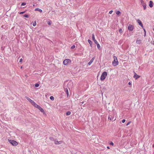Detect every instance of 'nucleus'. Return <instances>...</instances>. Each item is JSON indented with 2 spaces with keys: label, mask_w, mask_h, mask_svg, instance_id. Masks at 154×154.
I'll use <instances>...</instances> for the list:
<instances>
[{
  "label": "nucleus",
  "mask_w": 154,
  "mask_h": 154,
  "mask_svg": "<svg viewBox=\"0 0 154 154\" xmlns=\"http://www.w3.org/2000/svg\"><path fill=\"white\" fill-rule=\"evenodd\" d=\"M107 149H109V146H107Z\"/></svg>",
  "instance_id": "41"
},
{
  "label": "nucleus",
  "mask_w": 154,
  "mask_h": 154,
  "mask_svg": "<svg viewBox=\"0 0 154 154\" xmlns=\"http://www.w3.org/2000/svg\"><path fill=\"white\" fill-rule=\"evenodd\" d=\"M39 85L38 84L36 83L35 84V87H38L39 86Z\"/></svg>",
  "instance_id": "27"
},
{
  "label": "nucleus",
  "mask_w": 154,
  "mask_h": 154,
  "mask_svg": "<svg viewBox=\"0 0 154 154\" xmlns=\"http://www.w3.org/2000/svg\"><path fill=\"white\" fill-rule=\"evenodd\" d=\"M141 40L137 39L136 41V42L138 44H140L141 43Z\"/></svg>",
  "instance_id": "16"
},
{
  "label": "nucleus",
  "mask_w": 154,
  "mask_h": 154,
  "mask_svg": "<svg viewBox=\"0 0 154 154\" xmlns=\"http://www.w3.org/2000/svg\"><path fill=\"white\" fill-rule=\"evenodd\" d=\"M119 32L120 33H122V30L121 29H120L119 30Z\"/></svg>",
  "instance_id": "28"
},
{
  "label": "nucleus",
  "mask_w": 154,
  "mask_h": 154,
  "mask_svg": "<svg viewBox=\"0 0 154 154\" xmlns=\"http://www.w3.org/2000/svg\"><path fill=\"white\" fill-rule=\"evenodd\" d=\"M8 142L13 146H15L18 145L17 142L13 140L8 139Z\"/></svg>",
  "instance_id": "3"
},
{
  "label": "nucleus",
  "mask_w": 154,
  "mask_h": 154,
  "mask_svg": "<svg viewBox=\"0 0 154 154\" xmlns=\"http://www.w3.org/2000/svg\"><path fill=\"white\" fill-rule=\"evenodd\" d=\"M143 30H144V31L145 33H146L145 29H143Z\"/></svg>",
  "instance_id": "40"
},
{
  "label": "nucleus",
  "mask_w": 154,
  "mask_h": 154,
  "mask_svg": "<svg viewBox=\"0 0 154 154\" xmlns=\"http://www.w3.org/2000/svg\"><path fill=\"white\" fill-rule=\"evenodd\" d=\"M137 22L139 24L140 26L143 28V24H142V22H141V21H140V20H139V19H138L137 20Z\"/></svg>",
  "instance_id": "8"
},
{
  "label": "nucleus",
  "mask_w": 154,
  "mask_h": 154,
  "mask_svg": "<svg viewBox=\"0 0 154 154\" xmlns=\"http://www.w3.org/2000/svg\"><path fill=\"white\" fill-rule=\"evenodd\" d=\"M149 6L150 8H152L153 6V2L152 1H150L149 2Z\"/></svg>",
  "instance_id": "12"
},
{
  "label": "nucleus",
  "mask_w": 154,
  "mask_h": 154,
  "mask_svg": "<svg viewBox=\"0 0 154 154\" xmlns=\"http://www.w3.org/2000/svg\"><path fill=\"white\" fill-rule=\"evenodd\" d=\"M33 6H34V4L33 5Z\"/></svg>",
  "instance_id": "45"
},
{
  "label": "nucleus",
  "mask_w": 154,
  "mask_h": 154,
  "mask_svg": "<svg viewBox=\"0 0 154 154\" xmlns=\"http://www.w3.org/2000/svg\"><path fill=\"white\" fill-rule=\"evenodd\" d=\"M134 77H136V79H137L140 76H139L138 75H137L136 74H135L134 75Z\"/></svg>",
  "instance_id": "18"
},
{
  "label": "nucleus",
  "mask_w": 154,
  "mask_h": 154,
  "mask_svg": "<svg viewBox=\"0 0 154 154\" xmlns=\"http://www.w3.org/2000/svg\"><path fill=\"white\" fill-rule=\"evenodd\" d=\"M128 29L130 31H132L134 29L133 26L129 24L128 27Z\"/></svg>",
  "instance_id": "7"
},
{
  "label": "nucleus",
  "mask_w": 154,
  "mask_h": 154,
  "mask_svg": "<svg viewBox=\"0 0 154 154\" xmlns=\"http://www.w3.org/2000/svg\"><path fill=\"white\" fill-rule=\"evenodd\" d=\"M146 33H145L144 35V36H146Z\"/></svg>",
  "instance_id": "42"
},
{
  "label": "nucleus",
  "mask_w": 154,
  "mask_h": 154,
  "mask_svg": "<svg viewBox=\"0 0 154 154\" xmlns=\"http://www.w3.org/2000/svg\"><path fill=\"white\" fill-rule=\"evenodd\" d=\"M92 40H94L95 39V37H94V34H92Z\"/></svg>",
  "instance_id": "24"
},
{
  "label": "nucleus",
  "mask_w": 154,
  "mask_h": 154,
  "mask_svg": "<svg viewBox=\"0 0 154 154\" xmlns=\"http://www.w3.org/2000/svg\"><path fill=\"white\" fill-rule=\"evenodd\" d=\"M75 48V45H73L71 47L72 49H73V48Z\"/></svg>",
  "instance_id": "32"
},
{
  "label": "nucleus",
  "mask_w": 154,
  "mask_h": 154,
  "mask_svg": "<svg viewBox=\"0 0 154 154\" xmlns=\"http://www.w3.org/2000/svg\"><path fill=\"white\" fill-rule=\"evenodd\" d=\"M107 75V73L106 72H104L100 76V80L101 81L104 80Z\"/></svg>",
  "instance_id": "2"
},
{
  "label": "nucleus",
  "mask_w": 154,
  "mask_h": 154,
  "mask_svg": "<svg viewBox=\"0 0 154 154\" xmlns=\"http://www.w3.org/2000/svg\"><path fill=\"white\" fill-rule=\"evenodd\" d=\"M131 123V122L130 121L129 122H128L127 124H126V126L128 125H129Z\"/></svg>",
  "instance_id": "33"
},
{
  "label": "nucleus",
  "mask_w": 154,
  "mask_h": 154,
  "mask_svg": "<svg viewBox=\"0 0 154 154\" xmlns=\"http://www.w3.org/2000/svg\"><path fill=\"white\" fill-rule=\"evenodd\" d=\"M144 10H145L146 8V4L144 2L143 0H140Z\"/></svg>",
  "instance_id": "5"
},
{
  "label": "nucleus",
  "mask_w": 154,
  "mask_h": 154,
  "mask_svg": "<svg viewBox=\"0 0 154 154\" xmlns=\"http://www.w3.org/2000/svg\"><path fill=\"white\" fill-rule=\"evenodd\" d=\"M23 17H25L28 18L29 17V16L27 14H25L23 15Z\"/></svg>",
  "instance_id": "26"
},
{
  "label": "nucleus",
  "mask_w": 154,
  "mask_h": 154,
  "mask_svg": "<svg viewBox=\"0 0 154 154\" xmlns=\"http://www.w3.org/2000/svg\"><path fill=\"white\" fill-rule=\"evenodd\" d=\"M62 141H58L57 140H55L54 143L55 144H60L62 143Z\"/></svg>",
  "instance_id": "11"
},
{
  "label": "nucleus",
  "mask_w": 154,
  "mask_h": 154,
  "mask_svg": "<svg viewBox=\"0 0 154 154\" xmlns=\"http://www.w3.org/2000/svg\"><path fill=\"white\" fill-rule=\"evenodd\" d=\"M25 98L31 104L34 102L31 99L29 98V97L26 96Z\"/></svg>",
  "instance_id": "10"
},
{
  "label": "nucleus",
  "mask_w": 154,
  "mask_h": 154,
  "mask_svg": "<svg viewBox=\"0 0 154 154\" xmlns=\"http://www.w3.org/2000/svg\"><path fill=\"white\" fill-rule=\"evenodd\" d=\"M93 41H94V43L95 44H98V42H97V41L96 39H95V40H94Z\"/></svg>",
  "instance_id": "30"
},
{
  "label": "nucleus",
  "mask_w": 154,
  "mask_h": 154,
  "mask_svg": "<svg viewBox=\"0 0 154 154\" xmlns=\"http://www.w3.org/2000/svg\"><path fill=\"white\" fill-rule=\"evenodd\" d=\"M71 112L70 111H68L66 112V115L67 116L71 114Z\"/></svg>",
  "instance_id": "19"
},
{
  "label": "nucleus",
  "mask_w": 154,
  "mask_h": 154,
  "mask_svg": "<svg viewBox=\"0 0 154 154\" xmlns=\"http://www.w3.org/2000/svg\"><path fill=\"white\" fill-rule=\"evenodd\" d=\"M22 61V58H21L20 60V62H21Z\"/></svg>",
  "instance_id": "38"
},
{
  "label": "nucleus",
  "mask_w": 154,
  "mask_h": 154,
  "mask_svg": "<svg viewBox=\"0 0 154 154\" xmlns=\"http://www.w3.org/2000/svg\"><path fill=\"white\" fill-rule=\"evenodd\" d=\"M113 58L114 60L112 62V64L114 66H116L118 65L119 63L117 58L115 56H114Z\"/></svg>",
  "instance_id": "1"
},
{
  "label": "nucleus",
  "mask_w": 154,
  "mask_h": 154,
  "mask_svg": "<svg viewBox=\"0 0 154 154\" xmlns=\"http://www.w3.org/2000/svg\"><path fill=\"white\" fill-rule=\"evenodd\" d=\"M112 12H113V11L112 10V11H109V13L110 14H112Z\"/></svg>",
  "instance_id": "36"
},
{
  "label": "nucleus",
  "mask_w": 154,
  "mask_h": 154,
  "mask_svg": "<svg viewBox=\"0 0 154 154\" xmlns=\"http://www.w3.org/2000/svg\"><path fill=\"white\" fill-rule=\"evenodd\" d=\"M32 104L33 106L35 107L38 108L39 105H38V104H37L34 101L32 103Z\"/></svg>",
  "instance_id": "9"
},
{
  "label": "nucleus",
  "mask_w": 154,
  "mask_h": 154,
  "mask_svg": "<svg viewBox=\"0 0 154 154\" xmlns=\"http://www.w3.org/2000/svg\"><path fill=\"white\" fill-rule=\"evenodd\" d=\"M47 23L49 25H50L51 24V22L50 21H48Z\"/></svg>",
  "instance_id": "29"
},
{
  "label": "nucleus",
  "mask_w": 154,
  "mask_h": 154,
  "mask_svg": "<svg viewBox=\"0 0 154 154\" xmlns=\"http://www.w3.org/2000/svg\"><path fill=\"white\" fill-rule=\"evenodd\" d=\"M116 13L117 15H119L120 14L121 12L119 11H117L116 12Z\"/></svg>",
  "instance_id": "21"
},
{
  "label": "nucleus",
  "mask_w": 154,
  "mask_h": 154,
  "mask_svg": "<svg viewBox=\"0 0 154 154\" xmlns=\"http://www.w3.org/2000/svg\"><path fill=\"white\" fill-rule=\"evenodd\" d=\"M65 91L66 93L67 97H68L69 95V91L67 88L65 89Z\"/></svg>",
  "instance_id": "17"
},
{
  "label": "nucleus",
  "mask_w": 154,
  "mask_h": 154,
  "mask_svg": "<svg viewBox=\"0 0 154 154\" xmlns=\"http://www.w3.org/2000/svg\"><path fill=\"white\" fill-rule=\"evenodd\" d=\"M128 84L129 85H131V82H128Z\"/></svg>",
  "instance_id": "39"
},
{
  "label": "nucleus",
  "mask_w": 154,
  "mask_h": 154,
  "mask_svg": "<svg viewBox=\"0 0 154 154\" xmlns=\"http://www.w3.org/2000/svg\"><path fill=\"white\" fill-rule=\"evenodd\" d=\"M94 59V57L92 58V59L90 60V61H89V62L88 63V64L89 65H90L91 64V63L93 62Z\"/></svg>",
  "instance_id": "13"
},
{
  "label": "nucleus",
  "mask_w": 154,
  "mask_h": 154,
  "mask_svg": "<svg viewBox=\"0 0 154 154\" xmlns=\"http://www.w3.org/2000/svg\"><path fill=\"white\" fill-rule=\"evenodd\" d=\"M84 103V102H82V103Z\"/></svg>",
  "instance_id": "46"
},
{
  "label": "nucleus",
  "mask_w": 154,
  "mask_h": 154,
  "mask_svg": "<svg viewBox=\"0 0 154 154\" xmlns=\"http://www.w3.org/2000/svg\"><path fill=\"white\" fill-rule=\"evenodd\" d=\"M109 144L110 145H114V143H113L112 142H111L110 143H109Z\"/></svg>",
  "instance_id": "35"
},
{
  "label": "nucleus",
  "mask_w": 154,
  "mask_h": 154,
  "mask_svg": "<svg viewBox=\"0 0 154 154\" xmlns=\"http://www.w3.org/2000/svg\"><path fill=\"white\" fill-rule=\"evenodd\" d=\"M114 114H113L112 116L110 115V116H109L108 119H109L111 121L115 120L116 119L114 118Z\"/></svg>",
  "instance_id": "6"
},
{
  "label": "nucleus",
  "mask_w": 154,
  "mask_h": 154,
  "mask_svg": "<svg viewBox=\"0 0 154 154\" xmlns=\"http://www.w3.org/2000/svg\"><path fill=\"white\" fill-rule=\"evenodd\" d=\"M25 12V11L20 12V14H23V13H24Z\"/></svg>",
  "instance_id": "37"
},
{
  "label": "nucleus",
  "mask_w": 154,
  "mask_h": 154,
  "mask_svg": "<svg viewBox=\"0 0 154 154\" xmlns=\"http://www.w3.org/2000/svg\"><path fill=\"white\" fill-rule=\"evenodd\" d=\"M50 98L51 100H54V98L53 96H51L50 97Z\"/></svg>",
  "instance_id": "23"
},
{
  "label": "nucleus",
  "mask_w": 154,
  "mask_h": 154,
  "mask_svg": "<svg viewBox=\"0 0 154 154\" xmlns=\"http://www.w3.org/2000/svg\"><path fill=\"white\" fill-rule=\"evenodd\" d=\"M153 147H154V144L153 145Z\"/></svg>",
  "instance_id": "43"
},
{
  "label": "nucleus",
  "mask_w": 154,
  "mask_h": 154,
  "mask_svg": "<svg viewBox=\"0 0 154 154\" xmlns=\"http://www.w3.org/2000/svg\"><path fill=\"white\" fill-rule=\"evenodd\" d=\"M153 31H154V29H153Z\"/></svg>",
  "instance_id": "44"
},
{
  "label": "nucleus",
  "mask_w": 154,
  "mask_h": 154,
  "mask_svg": "<svg viewBox=\"0 0 154 154\" xmlns=\"http://www.w3.org/2000/svg\"><path fill=\"white\" fill-rule=\"evenodd\" d=\"M71 61L70 60L67 59L63 61L64 65H66L67 64L71 63Z\"/></svg>",
  "instance_id": "4"
},
{
  "label": "nucleus",
  "mask_w": 154,
  "mask_h": 154,
  "mask_svg": "<svg viewBox=\"0 0 154 154\" xmlns=\"http://www.w3.org/2000/svg\"><path fill=\"white\" fill-rule=\"evenodd\" d=\"M125 121V119H123L122 120V122L123 123H124Z\"/></svg>",
  "instance_id": "34"
},
{
  "label": "nucleus",
  "mask_w": 154,
  "mask_h": 154,
  "mask_svg": "<svg viewBox=\"0 0 154 154\" xmlns=\"http://www.w3.org/2000/svg\"><path fill=\"white\" fill-rule=\"evenodd\" d=\"M153 45H154V44H153Z\"/></svg>",
  "instance_id": "47"
},
{
  "label": "nucleus",
  "mask_w": 154,
  "mask_h": 154,
  "mask_svg": "<svg viewBox=\"0 0 154 154\" xmlns=\"http://www.w3.org/2000/svg\"><path fill=\"white\" fill-rule=\"evenodd\" d=\"M26 4V3L25 2H23L22 3L21 5H25Z\"/></svg>",
  "instance_id": "31"
},
{
  "label": "nucleus",
  "mask_w": 154,
  "mask_h": 154,
  "mask_svg": "<svg viewBox=\"0 0 154 154\" xmlns=\"http://www.w3.org/2000/svg\"><path fill=\"white\" fill-rule=\"evenodd\" d=\"M97 48L99 49H100V45L99 44H97Z\"/></svg>",
  "instance_id": "22"
},
{
  "label": "nucleus",
  "mask_w": 154,
  "mask_h": 154,
  "mask_svg": "<svg viewBox=\"0 0 154 154\" xmlns=\"http://www.w3.org/2000/svg\"><path fill=\"white\" fill-rule=\"evenodd\" d=\"M35 11H38L40 12V13H42V11L41 9H40L39 8H37L35 9Z\"/></svg>",
  "instance_id": "15"
},
{
  "label": "nucleus",
  "mask_w": 154,
  "mask_h": 154,
  "mask_svg": "<svg viewBox=\"0 0 154 154\" xmlns=\"http://www.w3.org/2000/svg\"><path fill=\"white\" fill-rule=\"evenodd\" d=\"M36 23L35 21L32 24V25L33 26H35L36 25Z\"/></svg>",
  "instance_id": "25"
},
{
  "label": "nucleus",
  "mask_w": 154,
  "mask_h": 154,
  "mask_svg": "<svg viewBox=\"0 0 154 154\" xmlns=\"http://www.w3.org/2000/svg\"><path fill=\"white\" fill-rule=\"evenodd\" d=\"M42 112H44V111L43 109L40 106H39L38 108Z\"/></svg>",
  "instance_id": "14"
},
{
  "label": "nucleus",
  "mask_w": 154,
  "mask_h": 154,
  "mask_svg": "<svg viewBox=\"0 0 154 154\" xmlns=\"http://www.w3.org/2000/svg\"><path fill=\"white\" fill-rule=\"evenodd\" d=\"M88 41L89 44H90V45H91L92 44V42L91 41V40H90V39H88Z\"/></svg>",
  "instance_id": "20"
}]
</instances>
